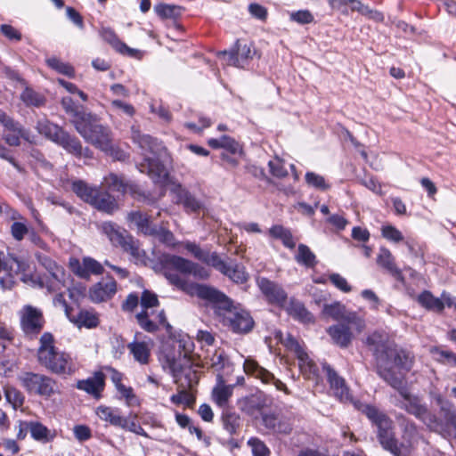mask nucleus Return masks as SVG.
I'll use <instances>...</instances> for the list:
<instances>
[{
    "label": "nucleus",
    "instance_id": "obj_13",
    "mask_svg": "<svg viewBox=\"0 0 456 456\" xmlns=\"http://www.w3.org/2000/svg\"><path fill=\"white\" fill-rule=\"evenodd\" d=\"M171 193L175 195V203L182 205L187 214L199 213L204 208V203L181 183L175 184Z\"/></svg>",
    "mask_w": 456,
    "mask_h": 456
},
{
    "label": "nucleus",
    "instance_id": "obj_54",
    "mask_svg": "<svg viewBox=\"0 0 456 456\" xmlns=\"http://www.w3.org/2000/svg\"><path fill=\"white\" fill-rule=\"evenodd\" d=\"M86 287L83 283L79 282L71 288L68 289V295L69 299L77 304L80 305L81 300L86 297Z\"/></svg>",
    "mask_w": 456,
    "mask_h": 456
},
{
    "label": "nucleus",
    "instance_id": "obj_44",
    "mask_svg": "<svg viewBox=\"0 0 456 456\" xmlns=\"http://www.w3.org/2000/svg\"><path fill=\"white\" fill-rule=\"evenodd\" d=\"M20 100L29 107L39 108L45 104V97L29 87H26L20 94Z\"/></svg>",
    "mask_w": 456,
    "mask_h": 456
},
{
    "label": "nucleus",
    "instance_id": "obj_45",
    "mask_svg": "<svg viewBox=\"0 0 456 456\" xmlns=\"http://www.w3.org/2000/svg\"><path fill=\"white\" fill-rule=\"evenodd\" d=\"M127 346L135 361L141 364L148 363L150 350L144 342L133 341Z\"/></svg>",
    "mask_w": 456,
    "mask_h": 456
},
{
    "label": "nucleus",
    "instance_id": "obj_33",
    "mask_svg": "<svg viewBox=\"0 0 456 456\" xmlns=\"http://www.w3.org/2000/svg\"><path fill=\"white\" fill-rule=\"evenodd\" d=\"M37 132L45 136L47 140L54 142L55 144L64 133L65 129L61 126L49 121L48 119L38 120L36 126Z\"/></svg>",
    "mask_w": 456,
    "mask_h": 456
},
{
    "label": "nucleus",
    "instance_id": "obj_63",
    "mask_svg": "<svg viewBox=\"0 0 456 456\" xmlns=\"http://www.w3.org/2000/svg\"><path fill=\"white\" fill-rule=\"evenodd\" d=\"M0 159L8 161L19 173H23L24 167L11 155V151L0 142Z\"/></svg>",
    "mask_w": 456,
    "mask_h": 456
},
{
    "label": "nucleus",
    "instance_id": "obj_58",
    "mask_svg": "<svg viewBox=\"0 0 456 456\" xmlns=\"http://www.w3.org/2000/svg\"><path fill=\"white\" fill-rule=\"evenodd\" d=\"M290 20L301 25L310 24L314 21V16L308 10H298L290 13Z\"/></svg>",
    "mask_w": 456,
    "mask_h": 456
},
{
    "label": "nucleus",
    "instance_id": "obj_61",
    "mask_svg": "<svg viewBox=\"0 0 456 456\" xmlns=\"http://www.w3.org/2000/svg\"><path fill=\"white\" fill-rule=\"evenodd\" d=\"M153 237L157 238L159 242L166 244L167 246L174 245V240H175L174 233L170 230H168L165 227L158 225L157 232H156V234H154Z\"/></svg>",
    "mask_w": 456,
    "mask_h": 456
},
{
    "label": "nucleus",
    "instance_id": "obj_42",
    "mask_svg": "<svg viewBox=\"0 0 456 456\" xmlns=\"http://www.w3.org/2000/svg\"><path fill=\"white\" fill-rule=\"evenodd\" d=\"M46 65L59 74L64 75L69 78H74L76 72L74 67L69 62H64L59 58L53 56L45 60Z\"/></svg>",
    "mask_w": 456,
    "mask_h": 456
},
{
    "label": "nucleus",
    "instance_id": "obj_29",
    "mask_svg": "<svg viewBox=\"0 0 456 456\" xmlns=\"http://www.w3.org/2000/svg\"><path fill=\"white\" fill-rule=\"evenodd\" d=\"M35 257L38 264L41 265L50 274V276L58 282L64 281L65 270L62 266L59 265L50 256L37 252Z\"/></svg>",
    "mask_w": 456,
    "mask_h": 456
},
{
    "label": "nucleus",
    "instance_id": "obj_5",
    "mask_svg": "<svg viewBox=\"0 0 456 456\" xmlns=\"http://www.w3.org/2000/svg\"><path fill=\"white\" fill-rule=\"evenodd\" d=\"M77 132L85 139L86 142L93 144L102 151L113 156L116 149L112 143L110 131L98 122L97 116L91 115L82 124H78Z\"/></svg>",
    "mask_w": 456,
    "mask_h": 456
},
{
    "label": "nucleus",
    "instance_id": "obj_18",
    "mask_svg": "<svg viewBox=\"0 0 456 456\" xmlns=\"http://www.w3.org/2000/svg\"><path fill=\"white\" fill-rule=\"evenodd\" d=\"M132 139L143 151L152 154V157L159 156L160 151L165 149L162 142L150 134H142L134 126L132 127Z\"/></svg>",
    "mask_w": 456,
    "mask_h": 456
},
{
    "label": "nucleus",
    "instance_id": "obj_34",
    "mask_svg": "<svg viewBox=\"0 0 456 456\" xmlns=\"http://www.w3.org/2000/svg\"><path fill=\"white\" fill-rule=\"evenodd\" d=\"M71 189L78 198L90 205L95 201V197L99 191L96 187H92L80 179L72 182Z\"/></svg>",
    "mask_w": 456,
    "mask_h": 456
},
{
    "label": "nucleus",
    "instance_id": "obj_62",
    "mask_svg": "<svg viewBox=\"0 0 456 456\" xmlns=\"http://www.w3.org/2000/svg\"><path fill=\"white\" fill-rule=\"evenodd\" d=\"M0 123L4 126V127L11 132L18 134L20 132V128L22 125L13 119L12 118L7 116L4 111L0 112Z\"/></svg>",
    "mask_w": 456,
    "mask_h": 456
},
{
    "label": "nucleus",
    "instance_id": "obj_52",
    "mask_svg": "<svg viewBox=\"0 0 456 456\" xmlns=\"http://www.w3.org/2000/svg\"><path fill=\"white\" fill-rule=\"evenodd\" d=\"M253 456H270V450L267 445L258 437H250L248 440Z\"/></svg>",
    "mask_w": 456,
    "mask_h": 456
},
{
    "label": "nucleus",
    "instance_id": "obj_56",
    "mask_svg": "<svg viewBox=\"0 0 456 456\" xmlns=\"http://www.w3.org/2000/svg\"><path fill=\"white\" fill-rule=\"evenodd\" d=\"M286 346L292 349L296 353L299 361H304L308 357L307 354L305 352L297 339L289 333L286 338Z\"/></svg>",
    "mask_w": 456,
    "mask_h": 456
},
{
    "label": "nucleus",
    "instance_id": "obj_53",
    "mask_svg": "<svg viewBox=\"0 0 456 456\" xmlns=\"http://www.w3.org/2000/svg\"><path fill=\"white\" fill-rule=\"evenodd\" d=\"M140 304L142 310L146 311L149 308L158 306L159 305L158 295L152 290L143 289L140 297Z\"/></svg>",
    "mask_w": 456,
    "mask_h": 456
},
{
    "label": "nucleus",
    "instance_id": "obj_50",
    "mask_svg": "<svg viewBox=\"0 0 456 456\" xmlns=\"http://www.w3.org/2000/svg\"><path fill=\"white\" fill-rule=\"evenodd\" d=\"M135 318L143 330L153 333L159 330L158 324L150 319L149 313L146 310L139 312L135 315Z\"/></svg>",
    "mask_w": 456,
    "mask_h": 456
},
{
    "label": "nucleus",
    "instance_id": "obj_8",
    "mask_svg": "<svg viewBox=\"0 0 456 456\" xmlns=\"http://www.w3.org/2000/svg\"><path fill=\"white\" fill-rule=\"evenodd\" d=\"M38 362L53 374L60 376L71 375L74 368L69 354L53 347L45 355L37 358Z\"/></svg>",
    "mask_w": 456,
    "mask_h": 456
},
{
    "label": "nucleus",
    "instance_id": "obj_32",
    "mask_svg": "<svg viewBox=\"0 0 456 456\" xmlns=\"http://www.w3.org/2000/svg\"><path fill=\"white\" fill-rule=\"evenodd\" d=\"M418 304L427 311L442 313L444 309L443 297H436L430 290L424 289L417 297Z\"/></svg>",
    "mask_w": 456,
    "mask_h": 456
},
{
    "label": "nucleus",
    "instance_id": "obj_36",
    "mask_svg": "<svg viewBox=\"0 0 456 456\" xmlns=\"http://www.w3.org/2000/svg\"><path fill=\"white\" fill-rule=\"evenodd\" d=\"M295 260L298 265L306 269H314L318 264L315 254L307 245L303 243L297 246V253L295 256Z\"/></svg>",
    "mask_w": 456,
    "mask_h": 456
},
{
    "label": "nucleus",
    "instance_id": "obj_10",
    "mask_svg": "<svg viewBox=\"0 0 456 456\" xmlns=\"http://www.w3.org/2000/svg\"><path fill=\"white\" fill-rule=\"evenodd\" d=\"M138 168L141 173H146L155 184L165 186L169 182V173L159 156H145Z\"/></svg>",
    "mask_w": 456,
    "mask_h": 456
},
{
    "label": "nucleus",
    "instance_id": "obj_19",
    "mask_svg": "<svg viewBox=\"0 0 456 456\" xmlns=\"http://www.w3.org/2000/svg\"><path fill=\"white\" fill-rule=\"evenodd\" d=\"M377 265L400 282H404V275L395 265V257L386 247H380L376 259Z\"/></svg>",
    "mask_w": 456,
    "mask_h": 456
},
{
    "label": "nucleus",
    "instance_id": "obj_30",
    "mask_svg": "<svg viewBox=\"0 0 456 456\" xmlns=\"http://www.w3.org/2000/svg\"><path fill=\"white\" fill-rule=\"evenodd\" d=\"M333 342L340 347H347L352 340L350 328L344 323L334 324L327 330Z\"/></svg>",
    "mask_w": 456,
    "mask_h": 456
},
{
    "label": "nucleus",
    "instance_id": "obj_24",
    "mask_svg": "<svg viewBox=\"0 0 456 456\" xmlns=\"http://www.w3.org/2000/svg\"><path fill=\"white\" fill-rule=\"evenodd\" d=\"M127 222L134 224L139 233L144 236H154L158 224H152L151 216L139 211H131L127 214Z\"/></svg>",
    "mask_w": 456,
    "mask_h": 456
},
{
    "label": "nucleus",
    "instance_id": "obj_27",
    "mask_svg": "<svg viewBox=\"0 0 456 456\" xmlns=\"http://www.w3.org/2000/svg\"><path fill=\"white\" fill-rule=\"evenodd\" d=\"M436 402L440 408L444 425V432L447 428H452L456 438V407L449 400L444 399L441 395L436 396Z\"/></svg>",
    "mask_w": 456,
    "mask_h": 456
},
{
    "label": "nucleus",
    "instance_id": "obj_39",
    "mask_svg": "<svg viewBox=\"0 0 456 456\" xmlns=\"http://www.w3.org/2000/svg\"><path fill=\"white\" fill-rule=\"evenodd\" d=\"M223 428L230 435L238 434L240 427V417L234 411H224L221 416Z\"/></svg>",
    "mask_w": 456,
    "mask_h": 456
},
{
    "label": "nucleus",
    "instance_id": "obj_31",
    "mask_svg": "<svg viewBox=\"0 0 456 456\" xmlns=\"http://www.w3.org/2000/svg\"><path fill=\"white\" fill-rule=\"evenodd\" d=\"M56 144L76 158L80 159L83 155V146L80 140L66 130L61 134Z\"/></svg>",
    "mask_w": 456,
    "mask_h": 456
},
{
    "label": "nucleus",
    "instance_id": "obj_15",
    "mask_svg": "<svg viewBox=\"0 0 456 456\" xmlns=\"http://www.w3.org/2000/svg\"><path fill=\"white\" fill-rule=\"evenodd\" d=\"M213 262V268L223 275L228 277L233 282L237 284H243L248 281V274L245 271V267L242 265L238 264L235 260L232 261V265H230L223 260L219 256L217 260L214 258Z\"/></svg>",
    "mask_w": 456,
    "mask_h": 456
},
{
    "label": "nucleus",
    "instance_id": "obj_47",
    "mask_svg": "<svg viewBox=\"0 0 456 456\" xmlns=\"http://www.w3.org/2000/svg\"><path fill=\"white\" fill-rule=\"evenodd\" d=\"M305 183L308 186L313 187L321 191H328L330 188V184L328 183L325 178L314 172L308 171L305 175Z\"/></svg>",
    "mask_w": 456,
    "mask_h": 456
},
{
    "label": "nucleus",
    "instance_id": "obj_51",
    "mask_svg": "<svg viewBox=\"0 0 456 456\" xmlns=\"http://www.w3.org/2000/svg\"><path fill=\"white\" fill-rule=\"evenodd\" d=\"M381 235L386 240L394 243H399L403 240V233L393 224L382 225Z\"/></svg>",
    "mask_w": 456,
    "mask_h": 456
},
{
    "label": "nucleus",
    "instance_id": "obj_26",
    "mask_svg": "<svg viewBox=\"0 0 456 456\" xmlns=\"http://www.w3.org/2000/svg\"><path fill=\"white\" fill-rule=\"evenodd\" d=\"M260 417L261 424L269 431L288 435L292 429L288 423L279 419L278 414L275 411H262Z\"/></svg>",
    "mask_w": 456,
    "mask_h": 456
},
{
    "label": "nucleus",
    "instance_id": "obj_23",
    "mask_svg": "<svg viewBox=\"0 0 456 456\" xmlns=\"http://www.w3.org/2000/svg\"><path fill=\"white\" fill-rule=\"evenodd\" d=\"M117 292V282L110 277L108 282L98 281L89 289V298L94 303H102L110 299Z\"/></svg>",
    "mask_w": 456,
    "mask_h": 456
},
{
    "label": "nucleus",
    "instance_id": "obj_64",
    "mask_svg": "<svg viewBox=\"0 0 456 456\" xmlns=\"http://www.w3.org/2000/svg\"><path fill=\"white\" fill-rule=\"evenodd\" d=\"M236 52L238 53V56L240 58V62L243 64V67L248 62V60L252 59L253 53L251 50V46L245 44L240 45L239 40L235 43Z\"/></svg>",
    "mask_w": 456,
    "mask_h": 456
},
{
    "label": "nucleus",
    "instance_id": "obj_43",
    "mask_svg": "<svg viewBox=\"0 0 456 456\" xmlns=\"http://www.w3.org/2000/svg\"><path fill=\"white\" fill-rule=\"evenodd\" d=\"M154 12L162 20L177 19L182 13V8L175 4L159 3L154 5Z\"/></svg>",
    "mask_w": 456,
    "mask_h": 456
},
{
    "label": "nucleus",
    "instance_id": "obj_28",
    "mask_svg": "<svg viewBox=\"0 0 456 456\" xmlns=\"http://www.w3.org/2000/svg\"><path fill=\"white\" fill-rule=\"evenodd\" d=\"M208 144L212 149H224L232 155L242 156L244 151L241 145L232 137L229 135H222L220 138H210Z\"/></svg>",
    "mask_w": 456,
    "mask_h": 456
},
{
    "label": "nucleus",
    "instance_id": "obj_1",
    "mask_svg": "<svg viewBox=\"0 0 456 456\" xmlns=\"http://www.w3.org/2000/svg\"><path fill=\"white\" fill-rule=\"evenodd\" d=\"M153 269L162 272L168 283L190 297L196 296L208 303L217 316H224L225 313H232L236 309L234 301L217 288L206 284L191 282L181 277L175 270L183 275H192L199 280H208L209 272L203 266L183 256L169 253H161L157 256Z\"/></svg>",
    "mask_w": 456,
    "mask_h": 456
},
{
    "label": "nucleus",
    "instance_id": "obj_6",
    "mask_svg": "<svg viewBox=\"0 0 456 456\" xmlns=\"http://www.w3.org/2000/svg\"><path fill=\"white\" fill-rule=\"evenodd\" d=\"M160 361L163 369H168L175 383L183 375L188 385H191L196 371L192 370L191 359L186 353L183 354L180 349L176 351L173 346H166L161 350Z\"/></svg>",
    "mask_w": 456,
    "mask_h": 456
},
{
    "label": "nucleus",
    "instance_id": "obj_49",
    "mask_svg": "<svg viewBox=\"0 0 456 456\" xmlns=\"http://www.w3.org/2000/svg\"><path fill=\"white\" fill-rule=\"evenodd\" d=\"M4 397L6 402L10 403L14 410L22 406L25 402L23 394L13 387H9L4 389Z\"/></svg>",
    "mask_w": 456,
    "mask_h": 456
},
{
    "label": "nucleus",
    "instance_id": "obj_14",
    "mask_svg": "<svg viewBox=\"0 0 456 456\" xmlns=\"http://www.w3.org/2000/svg\"><path fill=\"white\" fill-rule=\"evenodd\" d=\"M403 388L395 387V390L398 392L400 396L405 401L403 404L404 410L416 417L419 420H425V416L428 413V406L421 403V399L418 395H413L410 393L407 384L402 385Z\"/></svg>",
    "mask_w": 456,
    "mask_h": 456
},
{
    "label": "nucleus",
    "instance_id": "obj_48",
    "mask_svg": "<svg viewBox=\"0 0 456 456\" xmlns=\"http://www.w3.org/2000/svg\"><path fill=\"white\" fill-rule=\"evenodd\" d=\"M108 187L111 191L119 192L121 194L127 193V185L129 182L125 181L122 176L110 173L106 178Z\"/></svg>",
    "mask_w": 456,
    "mask_h": 456
},
{
    "label": "nucleus",
    "instance_id": "obj_46",
    "mask_svg": "<svg viewBox=\"0 0 456 456\" xmlns=\"http://www.w3.org/2000/svg\"><path fill=\"white\" fill-rule=\"evenodd\" d=\"M91 206L107 214H112L117 208L115 200L108 193L102 195L100 191H98L95 201Z\"/></svg>",
    "mask_w": 456,
    "mask_h": 456
},
{
    "label": "nucleus",
    "instance_id": "obj_37",
    "mask_svg": "<svg viewBox=\"0 0 456 456\" xmlns=\"http://www.w3.org/2000/svg\"><path fill=\"white\" fill-rule=\"evenodd\" d=\"M268 232L273 239L280 240L284 247L289 249H293L296 247V242L290 230L283 225L273 224L271 226Z\"/></svg>",
    "mask_w": 456,
    "mask_h": 456
},
{
    "label": "nucleus",
    "instance_id": "obj_7",
    "mask_svg": "<svg viewBox=\"0 0 456 456\" xmlns=\"http://www.w3.org/2000/svg\"><path fill=\"white\" fill-rule=\"evenodd\" d=\"M18 379L22 387L29 395L49 398L55 394L56 381L49 376L25 371Z\"/></svg>",
    "mask_w": 456,
    "mask_h": 456
},
{
    "label": "nucleus",
    "instance_id": "obj_38",
    "mask_svg": "<svg viewBox=\"0 0 456 456\" xmlns=\"http://www.w3.org/2000/svg\"><path fill=\"white\" fill-rule=\"evenodd\" d=\"M99 317L96 313H93L85 309H81L73 323L78 328L94 329L99 325Z\"/></svg>",
    "mask_w": 456,
    "mask_h": 456
},
{
    "label": "nucleus",
    "instance_id": "obj_20",
    "mask_svg": "<svg viewBox=\"0 0 456 456\" xmlns=\"http://www.w3.org/2000/svg\"><path fill=\"white\" fill-rule=\"evenodd\" d=\"M216 386L211 392L213 402L220 408L227 406L233 394L235 385H226L222 373H217L216 377Z\"/></svg>",
    "mask_w": 456,
    "mask_h": 456
},
{
    "label": "nucleus",
    "instance_id": "obj_11",
    "mask_svg": "<svg viewBox=\"0 0 456 456\" xmlns=\"http://www.w3.org/2000/svg\"><path fill=\"white\" fill-rule=\"evenodd\" d=\"M257 287L270 305L284 307L288 299V293L279 283L265 277L256 280Z\"/></svg>",
    "mask_w": 456,
    "mask_h": 456
},
{
    "label": "nucleus",
    "instance_id": "obj_59",
    "mask_svg": "<svg viewBox=\"0 0 456 456\" xmlns=\"http://www.w3.org/2000/svg\"><path fill=\"white\" fill-rule=\"evenodd\" d=\"M427 426L430 430L442 433L444 432V425L441 419H439L436 415L430 413L428 411L427 415L425 416V420Z\"/></svg>",
    "mask_w": 456,
    "mask_h": 456
},
{
    "label": "nucleus",
    "instance_id": "obj_16",
    "mask_svg": "<svg viewBox=\"0 0 456 456\" xmlns=\"http://www.w3.org/2000/svg\"><path fill=\"white\" fill-rule=\"evenodd\" d=\"M76 388L86 392L95 399H100L105 387V375L98 370L92 377L77 381Z\"/></svg>",
    "mask_w": 456,
    "mask_h": 456
},
{
    "label": "nucleus",
    "instance_id": "obj_40",
    "mask_svg": "<svg viewBox=\"0 0 456 456\" xmlns=\"http://www.w3.org/2000/svg\"><path fill=\"white\" fill-rule=\"evenodd\" d=\"M185 248L191 252L197 259L202 261L208 265L213 267L214 262L213 259L218 258L219 255L217 252H208L200 248V247L195 242H187L185 244Z\"/></svg>",
    "mask_w": 456,
    "mask_h": 456
},
{
    "label": "nucleus",
    "instance_id": "obj_9",
    "mask_svg": "<svg viewBox=\"0 0 456 456\" xmlns=\"http://www.w3.org/2000/svg\"><path fill=\"white\" fill-rule=\"evenodd\" d=\"M45 322L41 309L31 305H26L20 310V328L25 335H38L44 329Z\"/></svg>",
    "mask_w": 456,
    "mask_h": 456
},
{
    "label": "nucleus",
    "instance_id": "obj_60",
    "mask_svg": "<svg viewBox=\"0 0 456 456\" xmlns=\"http://www.w3.org/2000/svg\"><path fill=\"white\" fill-rule=\"evenodd\" d=\"M329 279L330 282L340 291L348 293L352 290V287L348 284L346 278L337 273L330 274Z\"/></svg>",
    "mask_w": 456,
    "mask_h": 456
},
{
    "label": "nucleus",
    "instance_id": "obj_12",
    "mask_svg": "<svg viewBox=\"0 0 456 456\" xmlns=\"http://www.w3.org/2000/svg\"><path fill=\"white\" fill-rule=\"evenodd\" d=\"M70 270L79 278L88 280L91 274L101 275L104 272L102 265L91 256H84L82 262L79 259L69 258Z\"/></svg>",
    "mask_w": 456,
    "mask_h": 456
},
{
    "label": "nucleus",
    "instance_id": "obj_17",
    "mask_svg": "<svg viewBox=\"0 0 456 456\" xmlns=\"http://www.w3.org/2000/svg\"><path fill=\"white\" fill-rule=\"evenodd\" d=\"M233 333L247 334L254 328L255 322L248 312L240 310L233 316L224 320Z\"/></svg>",
    "mask_w": 456,
    "mask_h": 456
},
{
    "label": "nucleus",
    "instance_id": "obj_22",
    "mask_svg": "<svg viewBox=\"0 0 456 456\" xmlns=\"http://www.w3.org/2000/svg\"><path fill=\"white\" fill-rule=\"evenodd\" d=\"M322 369L326 375V379L330 388L333 389L337 395H339L341 399L344 397L347 398L349 389L345 379L338 375L335 369L326 362L322 363Z\"/></svg>",
    "mask_w": 456,
    "mask_h": 456
},
{
    "label": "nucleus",
    "instance_id": "obj_2",
    "mask_svg": "<svg viewBox=\"0 0 456 456\" xmlns=\"http://www.w3.org/2000/svg\"><path fill=\"white\" fill-rule=\"evenodd\" d=\"M366 345L375 359L377 375L391 387L407 384L405 374L414 364V357L403 348L389 343L387 336L374 331L366 338Z\"/></svg>",
    "mask_w": 456,
    "mask_h": 456
},
{
    "label": "nucleus",
    "instance_id": "obj_55",
    "mask_svg": "<svg viewBox=\"0 0 456 456\" xmlns=\"http://www.w3.org/2000/svg\"><path fill=\"white\" fill-rule=\"evenodd\" d=\"M100 35L102 38L109 45H110L115 50H117L120 44L123 42L118 38L116 32L109 27L102 28L100 30Z\"/></svg>",
    "mask_w": 456,
    "mask_h": 456
},
{
    "label": "nucleus",
    "instance_id": "obj_41",
    "mask_svg": "<svg viewBox=\"0 0 456 456\" xmlns=\"http://www.w3.org/2000/svg\"><path fill=\"white\" fill-rule=\"evenodd\" d=\"M31 437L41 443H48L53 440L49 428L39 421H28Z\"/></svg>",
    "mask_w": 456,
    "mask_h": 456
},
{
    "label": "nucleus",
    "instance_id": "obj_25",
    "mask_svg": "<svg viewBox=\"0 0 456 456\" xmlns=\"http://www.w3.org/2000/svg\"><path fill=\"white\" fill-rule=\"evenodd\" d=\"M61 105L66 114L72 117V124L77 128L78 124L85 122L86 118H91L93 113L86 112L84 110L83 105L78 104L70 96H64L61 98Z\"/></svg>",
    "mask_w": 456,
    "mask_h": 456
},
{
    "label": "nucleus",
    "instance_id": "obj_35",
    "mask_svg": "<svg viewBox=\"0 0 456 456\" xmlns=\"http://www.w3.org/2000/svg\"><path fill=\"white\" fill-rule=\"evenodd\" d=\"M97 415L102 420L109 422L114 427L122 428L126 426V417L119 414V409H112L108 406L101 405L97 408Z\"/></svg>",
    "mask_w": 456,
    "mask_h": 456
},
{
    "label": "nucleus",
    "instance_id": "obj_57",
    "mask_svg": "<svg viewBox=\"0 0 456 456\" xmlns=\"http://www.w3.org/2000/svg\"><path fill=\"white\" fill-rule=\"evenodd\" d=\"M53 341H54L53 336L50 332H45L41 336L40 340H39L40 346L37 351V358H39V356L45 355L46 353H48V351L50 349H52L53 347H56L53 345Z\"/></svg>",
    "mask_w": 456,
    "mask_h": 456
},
{
    "label": "nucleus",
    "instance_id": "obj_21",
    "mask_svg": "<svg viewBox=\"0 0 456 456\" xmlns=\"http://www.w3.org/2000/svg\"><path fill=\"white\" fill-rule=\"evenodd\" d=\"M285 311L289 316L299 323L309 324L314 322L313 314L305 307L302 301L297 299L295 297L289 298Z\"/></svg>",
    "mask_w": 456,
    "mask_h": 456
},
{
    "label": "nucleus",
    "instance_id": "obj_4",
    "mask_svg": "<svg viewBox=\"0 0 456 456\" xmlns=\"http://www.w3.org/2000/svg\"><path fill=\"white\" fill-rule=\"evenodd\" d=\"M102 232L111 244L120 247L124 252L128 253L136 262L145 264L146 253L140 248V241L130 234L126 229L116 223L108 221L102 224Z\"/></svg>",
    "mask_w": 456,
    "mask_h": 456
},
{
    "label": "nucleus",
    "instance_id": "obj_3",
    "mask_svg": "<svg viewBox=\"0 0 456 456\" xmlns=\"http://www.w3.org/2000/svg\"><path fill=\"white\" fill-rule=\"evenodd\" d=\"M361 411L378 428V440L383 449L394 456H408L409 450L403 444L399 443L393 432L392 419L373 404H363Z\"/></svg>",
    "mask_w": 456,
    "mask_h": 456
}]
</instances>
